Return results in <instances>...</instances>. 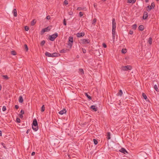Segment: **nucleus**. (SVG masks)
<instances>
[{
  "instance_id": "1",
  "label": "nucleus",
  "mask_w": 159,
  "mask_h": 159,
  "mask_svg": "<svg viewBox=\"0 0 159 159\" xmlns=\"http://www.w3.org/2000/svg\"><path fill=\"white\" fill-rule=\"evenodd\" d=\"M90 40L89 39H80V44H86L89 43H90Z\"/></svg>"
},
{
  "instance_id": "2",
  "label": "nucleus",
  "mask_w": 159,
  "mask_h": 159,
  "mask_svg": "<svg viewBox=\"0 0 159 159\" xmlns=\"http://www.w3.org/2000/svg\"><path fill=\"white\" fill-rule=\"evenodd\" d=\"M73 43V38L72 37L70 36L69 38V41L68 43V46H70V48H71Z\"/></svg>"
},
{
  "instance_id": "3",
  "label": "nucleus",
  "mask_w": 159,
  "mask_h": 159,
  "mask_svg": "<svg viewBox=\"0 0 159 159\" xmlns=\"http://www.w3.org/2000/svg\"><path fill=\"white\" fill-rule=\"evenodd\" d=\"M132 67L130 66H122L121 67V70L123 71H127L131 70Z\"/></svg>"
},
{
  "instance_id": "4",
  "label": "nucleus",
  "mask_w": 159,
  "mask_h": 159,
  "mask_svg": "<svg viewBox=\"0 0 159 159\" xmlns=\"http://www.w3.org/2000/svg\"><path fill=\"white\" fill-rule=\"evenodd\" d=\"M58 36V34L57 33L53 34L52 35L49 36V39L51 41H53Z\"/></svg>"
},
{
  "instance_id": "5",
  "label": "nucleus",
  "mask_w": 159,
  "mask_h": 159,
  "mask_svg": "<svg viewBox=\"0 0 159 159\" xmlns=\"http://www.w3.org/2000/svg\"><path fill=\"white\" fill-rule=\"evenodd\" d=\"M51 29V27L49 26H48L45 28L43 29L41 31V34H43L44 32L50 31Z\"/></svg>"
},
{
  "instance_id": "6",
  "label": "nucleus",
  "mask_w": 159,
  "mask_h": 159,
  "mask_svg": "<svg viewBox=\"0 0 159 159\" xmlns=\"http://www.w3.org/2000/svg\"><path fill=\"white\" fill-rule=\"evenodd\" d=\"M116 23L115 18L112 19V29H116Z\"/></svg>"
},
{
  "instance_id": "7",
  "label": "nucleus",
  "mask_w": 159,
  "mask_h": 159,
  "mask_svg": "<svg viewBox=\"0 0 159 159\" xmlns=\"http://www.w3.org/2000/svg\"><path fill=\"white\" fill-rule=\"evenodd\" d=\"M85 35L84 32H81L77 33L76 34L77 37L78 38H80L81 37H83Z\"/></svg>"
},
{
  "instance_id": "8",
  "label": "nucleus",
  "mask_w": 159,
  "mask_h": 159,
  "mask_svg": "<svg viewBox=\"0 0 159 159\" xmlns=\"http://www.w3.org/2000/svg\"><path fill=\"white\" fill-rule=\"evenodd\" d=\"M121 152L125 154H126L128 153V152L124 148H122L120 151Z\"/></svg>"
},
{
  "instance_id": "9",
  "label": "nucleus",
  "mask_w": 159,
  "mask_h": 159,
  "mask_svg": "<svg viewBox=\"0 0 159 159\" xmlns=\"http://www.w3.org/2000/svg\"><path fill=\"white\" fill-rule=\"evenodd\" d=\"M90 108L95 111H97V107L95 105H92L90 107Z\"/></svg>"
},
{
  "instance_id": "10",
  "label": "nucleus",
  "mask_w": 159,
  "mask_h": 159,
  "mask_svg": "<svg viewBox=\"0 0 159 159\" xmlns=\"http://www.w3.org/2000/svg\"><path fill=\"white\" fill-rule=\"evenodd\" d=\"M69 50L66 48V49H63L61 50H60V52L61 53H64L66 52H68L69 51Z\"/></svg>"
},
{
  "instance_id": "11",
  "label": "nucleus",
  "mask_w": 159,
  "mask_h": 159,
  "mask_svg": "<svg viewBox=\"0 0 159 159\" xmlns=\"http://www.w3.org/2000/svg\"><path fill=\"white\" fill-rule=\"evenodd\" d=\"M148 17V13L144 11L143 13V18L144 19H146Z\"/></svg>"
},
{
  "instance_id": "12",
  "label": "nucleus",
  "mask_w": 159,
  "mask_h": 159,
  "mask_svg": "<svg viewBox=\"0 0 159 159\" xmlns=\"http://www.w3.org/2000/svg\"><path fill=\"white\" fill-rule=\"evenodd\" d=\"M66 109H64L63 110H61L59 112V113L60 115H62L64 113H66Z\"/></svg>"
},
{
  "instance_id": "13",
  "label": "nucleus",
  "mask_w": 159,
  "mask_h": 159,
  "mask_svg": "<svg viewBox=\"0 0 159 159\" xmlns=\"http://www.w3.org/2000/svg\"><path fill=\"white\" fill-rule=\"evenodd\" d=\"M32 125L34 126H38V122L36 119H34V120L32 124Z\"/></svg>"
},
{
  "instance_id": "14",
  "label": "nucleus",
  "mask_w": 159,
  "mask_h": 159,
  "mask_svg": "<svg viewBox=\"0 0 159 159\" xmlns=\"http://www.w3.org/2000/svg\"><path fill=\"white\" fill-rule=\"evenodd\" d=\"M77 10L79 11H81V10H84V11H86V7H78L77 8Z\"/></svg>"
},
{
  "instance_id": "15",
  "label": "nucleus",
  "mask_w": 159,
  "mask_h": 159,
  "mask_svg": "<svg viewBox=\"0 0 159 159\" xmlns=\"http://www.w3.org/2000/svg\"><path fill=\"white\" fill-rule=\"evenodd\" d=\"M32 128L34 130V131H37L39 129L38 126H34L33 125L32 126Z\"/></svg>"
},
{
  "instance_id": "16",
  "label": "nucleus",
  "mask_w": 159,
  "mask_h": 159,
  "mask_svg": "<svg viewBox=\"0 0 159 159\" xmlns=\"http://www.w3.org/2000/svg\"><path fill=\"white\" fill-rule=\"evenodd\" d=\"M12 13L13 14L14 16H17V11L16 9H13Z\"/></svg>"
},
{
  "instance_id": "17",
  "label": "nucleus",
  "mask_w": 159,
  "mask_h": 159,
  "mask_svg": "<svg viewBox=\"0 0 159 159\" xmlns=\"http://www.w3.org/2000/svg\"><path fill=\"white\" fill-rule=\"evenodd\" d=\"M139 29L141 31L143 30L144 29V26L142 25H140L139 27Z\"/></svg>"
},
{
  "instance_id": "18",
  "label": "nucleus",
  "mask_w": 159,
  "mask_h": 159,
  "mask_svg": "<svg viewBox=\"0 0 159 159\" xmlns=\"http://www.w3.org/2000/svg\"><path fill=\"white\" fill-rule=\"evenodd\" d=\"M59 54L57 53H54L52 54V57H54L58 56Z\"/></svg>"
},
{
  "instance_id": "19",
  "label": "nucleus",
  "mask_w": 159,
  "mask_h": 159,
  "mask_svg": "<svg viewBox=\"0 0 159 159\" xmlns=\"http://www.w3.org/2000/svg\"><path fill=\"white\" fill-rule=\"evenodd\" d=\"M45 55L48 57H52V54L48 52H46L45 53Z\"/></svg>"
},
{
  "instance_id": "20",
  "label": "nucleus",
  "mask_w": 159,
  "mask_h": 159,
  "mask_svg": "<svg viewBox=\"0 0 159 159\" xmlns=\"http://www.w3.org/2000/svg\"><path fill=\"white\" fill-rule=\"evenodd\" d=\"M19 102L20 103H22L23 102V99L22 97L21 96H20L19 97Z\"/></svg>"
},
{
  "instance_id": "21",
  "label": "nucleus",
  "mask_w": 159,
  "mask_h": 159,
  "mask_svg": "<svg viewBox=\"0 0 159 159\" xmlns=\"http://www.w3.org/2000/svg\"><path fill=\"white\" fill-rule=\"evenodd\" d=\"M148 42L150 45H151L152 43V39L151 37L149 38Z\"/></svg>"
},
{
  "instance_id": "22",
  "label": "nucleus",
  "mask_w": 159,
  "mask_h": 159,
  "mask_svg": "<svg viewBox=\"0 0 159 159\" xmlns=\"http://www.w3.org/2000/svg\"><path fill=\"white\" fill-rule=\"evenodd\" d=\"M107 139H109L111 138V134L110 132H107Z\"/></svg>"
},
{
  "instance_id": "23",
  "label": "nucleus",
  "mask_w": 159,
  "mask_h": 159,
  "mask_svg": "<svg viewBox=\"0 0 159 159\" xmlns=\"http://www.w3.org/2000/svg\"><path fill=\"white\" fill-rule=\"evenodd\" d=\"M123 94V92L121 90H120L119 92L117 93V95L118 96H121Z\"/></svg>"
},
{
  "instance_id": "24",
  "label": "nucleus",
  "mask_w": 159,
  "mask_h": 159,
  "mask_svg": "<svg viewBox=\"0 0 159 159\" xmlns=\"http://www.w3.org/2000/svg\"><path fill=\"white\" fill-rule=\"evenodd\" d=\"M36 21L35 19L33 20L31 22V25L33 26L35 25V24L36 23Z\"/></svg>"
},
{
  "instance_id": "25",
  "label": "nucleus",
  "mask_w": 159,
  "mask_h": 159,
  "mask_svg": "<svg viewBox=\"0 0 159 159\" xmlns=\"http://www.w3.org/2000/svg\"><path fill=\"white\" fill-rule=\"evenodd\" d=\"M85 95L90 100H91L92 99V98L91 96H89L88 93H85Z\"/></svg>"
},
{
  "instance_id": "26",
  "label": "nucleus",
  "mask_w": 159,
  "mask_h": 159,
  "mask_svg": "<svg viewBox=\"0 0 159 159\" xmlns=\"http://www.w3.org/2000/svg\"><path fill=\"white\" fill-rule=\"evenodd\" d=\"M11 54L13 55H16V53L14 50L12 51L11 52Z\"/></svg>"
},
{
  "instance_id": "27",
  "label": "nucleus",
  "mask_w": 159,
  "mask_h": 159,
  "mask_svg": "<svg viewBox=\"0 0 159 159\" xmlns=\"http://www.w3.org/2000/svg\"><path fill=\"white\" fill-rule=\"evenodd\" d=\"M96 21H97L96 19V18L94 19L92 23V24L93 25H95V23L96 22Z\"/></svg>"
},
{
  "instance_id": "28",
  "label": "nucleus",
  "mask_w": 159,
  "mask_h": 159,
  "mask_svg": "<svg viewBox=\"0 0 159 159\" xmlns=\"http://www.w3.org/2000/svg\"><path fill=\"white\" fill-rule=\"evenodd\" d=\"M154 88L157 91H159L158 89V87H157V86L156 84H155L154 86Z\"/></svg>"
},
{
  "instance_id": "29",
  "label": "nucleus",
  "mask_w": 159,
  "mask_h": 159,
  "mask_svg": "<svg viewBox=\"0 0 159 159\" xmlns=\"http://www.w3.org/2000/svg\"><path fill=\"white\" fill-rule=\"evenodd\" d=\"M79 72L81 74H84V71L82 69H79Z\"/></svg>"
},
{
  "instance_id": "30",
  "label": "nucleus",
  "mask_w": 159,
  "mask_h": 159,
  "mask_svg": "<svg viewBox=\"0 0 159 159\" xmlns=\"http://www.w3.org/2000/svg\"><path fill=\"white\" fill-rule=\"evenodd\" d=\"M45 109V107L44 105H43L41 107V111L42 112H43L44 111Z\"/></svg>"
},
{
  "instance_id": "31",
  "label": "nucleus",
  "mask_w": 159,
  "mask_h": 159,
  "mask_svg": "<svg viewBox=\"0 0 159 159\" xmlns=\"http://www.w3.org/2000/svg\"><path fill=\"white\" fill-rule=\"evenodd\" d=\"M132 29L134 30H135L137 28V25L134 24L132 26Z\"/></svg>"
},
{
  "instance_id": "32",
  "label": "nucleus",
  "mask_w": 159,
  "mask_h": 159,
  "mask_svg": "<svg viewBox=\"0 0 159 159\" xmlns=\"http://www.w3.org/2000/svg\"><path fill=\"white\" fill-rule=\"evenodd\" d=\"M24 47L25 48V49L26 50V51H27L28 50V48L27 45L26 44H25L24 45Z\"/></svg>"
},
{
  "instance_id": "33",
  "label": "nucleus",
  "mask_w": 159,
  "mask_h": 159,
  "mask_svg": "<svg viewBox=\"0 0 159 159\" xmlns=\"http://www.w3.org/2000/svg\"><path fill=\"white\" fill-rule=\"evenodd\" d=\"M147 7L148 8V9L147 10V11H150L151 10V9L152 8V7H151V6H149V5L148 6H147Z\"/></svg>"
},
{
  "instance_id": "34",
  "label": "nucleus",
  "mask_w": 159,
  "mask_h": 159,
  "mask_svg": "<svg viewBox=\"0 0 159 159\" xmlns=\"http://www.w3.org/2000/svg\"><path fill=\"white\" fill-rule=\"evenodd\" d=\"M116 29H112V34H116Z\"/></svg>"
},
{
  "instance_id": "35",
  "label": "nucleus",
  "mask_w": 159,
  "mask_h": 159,
  "mask_svg": "<svg viewBox=\"0 0 159 159\" xmlns=\"http://www.w3.org/2000/svg\"><path fill=\"white\" fill-rule=\"evenodd\" d=\"M127 52V50L126 49H123L122 50V52L123 53H125Z\"/></svg>"
},
{
  "instance_id": "36",
  "label": "nucleus",
  "mask_w": 159,
  "mask_h": 159,
  "mask_svg": "<svg viewBox=\"0 0 159 159\" xmlns=\"http://www.w3.org/2000/svg\"><path fill=\"white\" fill-rule=\"evenodd\" d=\"M142 95H143V96L144 98V99H147V96L144 93H142Z\"/></svg>"
},
{
  "instance_id": "37",
  "label": "nucleus",
  "mask_w": 159,
  "mask_h": 159,
  "mask_svg": "<svg viewBox=\"0 0 159 159\" xmlns=\"http://www.w3.org/2000/svg\"><path fill=\"white\" fill-rule=\"evenodd\" d=\"M93 141L94 144L95 145H96V144H98V141L95 139H93Z\"/></svg>"
},
{
  "instance_id": "38",
  "label": "nucleus",
  "mask_w": 159,
  "mask_h": 159,
  "mask_svg": "<svg viewBox=\"0 0 159 159\" xmlns=\"http://www.w3.org/2000/svg\"><path fill=\"white\" fill-rule=\"evenodd\" d=\"M2 76L4 78L5 80H7L8 79V77L7 75H2Z\"/></svg>"
},
{
  "instance_id": "39",
  "label": "nucleus",
  "mask_w": 159,
  "mask_h": 159,
  "mask_svg": "<svg viewBox=\"0 0 159 159\" xmlns=\"http://www.w3.org/2000/svg\"><path fill=\"white\" fill-rule=\"evenodd\" d=\"M45 43V42L44 40H43L41 43L40 44L42 46H43L44 45Z\"/></svg>"
},
{
  "instance_id": "40",
  "label": "nucleus",
  "mask_w": 159,
  "mask_h": 159,
  "mask_svg": "<svg viewBox=\"0 0 159 159\" xmlns=\"http://www.w3.org/2000/svg\"><path fill=\"white\" fill-rule=\"evenodd\" d=\"M151 6V7L152 8H154V7L155 4L154 2H153L152 3Z\"/></svg>"
},
{
  "instance_id": "41",
  "label": "nucleus",
  "mask_w": 159,
  "mask_h": 159,
  "mask_svg": "<svg viewBox=\"0 0 159 159\" xmlns=\"http://www.w3.org/2000/svg\"><path fill=\"white\" fill-rule=\"evenodd\" d=\"M83 15V12H79V16L80 17H82Z\"/></svg>"
},
{
  "instance_id": "42",
  "label": "nucleus",
  "mask_w": 159,
  "mask_h": 159,
  "mask_svg": "<svg viewBox=\"0 0 159 159\" xmlns=\"http://www.w3.org/2000/svg\"><path fill=\"white\" fill-rule=\"evenodd\" d=\"M6 110V108L5 106H4L2 107V110L3 111H5Z\"/></svg>"
},
{
  "instance_id": "43",
  "label": "nucleus",
  "mask_w": 159,
  "mask_h": 159,
  "mask_svg": "<svg viewBox=\"0 0 159 159\" xmlns=\"http://www.w3.org/2000/svg\"><path fill=\"white\" fill-rule=\"evenodd\" d=\"M63 24L65 25H66V19H64L63 20Z\"/></svg>"
},
{
  "instance_id": "44",
  "label": "nucleus",
  "mask_w": 159,
  "mask_h": 159,
  "mask_svg": "<svg viewBox=\"0 0 159 159\" xmlns=\"http://www.w3.org/2000/svg\"><path fill=\"white\" fill-rule=\"evenodd\" d=\"M25 29L26 31H27L29 30V28L28 26H26L25 27Z\"/></svg>"
},
{
  "instance_id": "45",
  "label": "nucleus",
  "mask_w": 159,
  "mask_h": 159,
  "mask_svg": "<svg viewBox=\"0 0 159 159\" xmlns=\"http://www.w3.org/2000/svg\"><path fill=\"white\" fill-rule=\"evenodd\" d=\"M82 51L83 53H85L86 52V50L85 49H84L83 48H82Z\"/></svg>"
},
{
  "instance_id": "46",
  "label": "nucleus",
  "mask_w": 159,
  "mask_h": 159,
  "mask_svg": "<svg viewBox=\"0 0 159 159\" xmlns=\"http://www.w3.org/2000/svg\"><path fill=\"white\" fill-rule=\"evenodd\" d=\"M24 111L23 110H21L20 111V113L21 114H24Z\"/></svg>"
},
{
  "instance_id": "47",
  "label": "nucleus",
  "mask_w": 159,
  "mask_h": 159,
  "mask_svg": "<svg viewBox=\"0 0 159 159\" xmlns=\"http://www.w3.org/2000/svg\"><path fill=\"white\" fill-rule=\"evenodd\" d=\"M64 3L65 5H67L68 3V1L66 0H65Z\"/></svg>"
},
{
  "instance_id": "48",
  "label": "nucleus",
  "mask_w": 159,
  "mask_h": 159,
  "mask_svg": "<svg viewBox=\"0 0 159 159\" xmlns=\"http://www.w3.org/2000/svg\"><path fill=\"white\" fill-rule=\"evenodd\" d=\"M16 121H17V122L18 123H20V119H19V118H17L16 119Z\"/></svg>"
},
{
  "instance_id": "49",
  "label": "nucleus",
  "mask_w": 159,
  "mask_h": 159,
  "mask_svg": "<svg viewBox=\"0 0 159 159\" xmlns=\"http://www.w3.org/2000/svg\"><path fill=\"white\" fill-rule=\"evenodd\" d=\"M102 46H103V47L104 48H106L107 47V45L105 43H103L102 44Z\"/></svg>"
},
{
  "instance_id": "50",
  "label": "nucleus",
  "mask_w": 159,
  "mask_h": 159,
  "mask_svg": "<svg viewBox=\"0 0 159 159\" xmlns=\"http://www.w3.org/2000/svg\"><path fill=\"white\" fill-rule=\"evenodd\" d=\"M50 18V16H48L47 17H46V19H47V20H49Z\"/></svg>"
},
{
  "instance_id": "51",
  "label": "nucleus",
  "mask_w": 159,
  "mask_h": 159,
  "mask_svg": "<svg viewBox=\"0 0 159 159\" xmlns=\"http://www.w3.org/2000/svg\"><path fill=\"white\" fill-rule=\"evenodd\" d=\"M19 117L20 118H22L23 117V114H20L19 115Z\"/></svg>"
},
{
  "instance_id": "52",
  "label": "nucleus",
  "mask_w": 159,
  "mask_h": 159,
  "mask_svg": "<svg viewBox=\"0 0 159 159\" xmlns=\"http://www.w3.org/2000/svg\"><path fill=\"white\" fill-rule=\"evenodd\" d=\"M116 34H112V38L113 40L115 39Z\"/></svg>"
},
{
  "instance_id": "53",
  "label": "nucleus",
  "mask_w": 159,
  "mask_h": 159,
  "mask_svg": "<svg viewBox=\"0 0 159 159\" xmlns=\"http://www.w3.org/2000/svg\"><path fill=\"white\" fill-rule=\"evenodd\" d=\"M15 107V108L16 109H18L19 107V106L17 105H16Z\"/></svg>"
},
{
  "instance_id": "54",
  "label": "nucleus",
  "mask_w": 159,
  "mask_h": 159,
  "mask_svg": "<svg viewBox=\"0 0 159 159\" xmlns=\"http://www.w3.org/2000/svg\"><path fill=\"white\" fill-rule=\"evenodd\" d=\"M133 33V31L132 30H130L129 31V34H132Z\"/></svg>"
},
{
  "instance_id": "55",
  "label": "nucleus",
  "mask_w": 159,
  "mask_h": 159,
  "mask_svg": "<svg viewBox=\"0 0 159 159\" xmlns=\"http://www.w3.org/2000/svg\"><path fill=\"white\" fill-rule=\"evenodd\" d=\"M127 3H132V0H128Z\"/></svg>"
},
{
  "instance_id": "56",
  "label": "nucleus",
  "mask_w": 159,
  "mask_h": 159,
  "mask_svg": "<svg viewBox=\"0 0 159 159\" xmlns=\"http://www.w3.org/2000/svg\"><path fill=\"white\" fill-rule=\"evenodd\" d=\"M136 1V0H132V3L133 4Z\"/></svg>"
},
{
  "instance_id": "57",
  "label": "nucleus",
  "mask_w": 159,
  "mask_h": 159,
  "mask_svg": "<svg viewBox=\"0 0 159 159\" xmlns=\"http://www.w3.org/2000/svg\"><path fill=\"white\" fill-rule=\"evenodd\" d=\"M35 154V152H33L32 153L31 155L32 156H34Z\"/></svg>"
},
{
  "instance_id": "58",
  "label": "nucleus",
  "mask_w": 159,
  "mask_h": 159,
  "mask_svg": "<svg viewBox=\"0 0 159 159\" xmlns=\"http://www.w3.org/2000/svg\"><path fill=\"white\" fill-rule=\"evenodd\" d=\"M93 6H94V7H96L97 6V4L96 3H94L93 4Z\"/></svg>"
},
{
  "instance_id": "59",
  "label": "nucleus",
  "mask_w": 159,
  "mask_h": 159,
  "mask_svg": "<svg viewBox=\"0 0 159 159\" xmlns=\"http://www.w3.org/2000/svg\"><path fill=\"white\" fill-rule=\"evenodd\" d=\"M30 130L29 129H28L26 132L27 134H28L30 132Z\"/></svg>"
},
{
  "instance_id": "60",
  "label": "nucleus",
  "mask_w": 159,
  "mask_h": 159,
  "mask_svg": "<svg viewBox=\"0 0 159 159\" xmlns=\"http://www.w3.org/2000/svg\"><path fill=\"white\" fill-rule=\"evenodd\" d=\"M73 12H70L69 13V14L70 15H72L73 14Z\"/></svg>"
},
{
  "instance_id": "61",
  "label": "nucleus",
  "mask_w": 159,
  "mask_h": 159,
  "mask_svg": "<svg viewBox=\"0 0 159 159\" xmlns=\"http://www.w3.org/2000/svg\"><path fill=\"white\" fill-rule=\"evenodd\" d=\"M2 136V132L0 130V136Z\"/></svg>"
},
{
  "instance_id": "62",
  "label": "nucleus",
  "mask_w": 159,
  "mask_h": 159,
  "mask_svg": "<svg viewBox=\"0 0 159 159\" xmlns=\"http://www.w3.org/2000/svg\"><path fill=\"white\" fill-rule=\"evenodd\" d=\"M149 0H145V1L146 2H148Z\"/></svg>"
},
{
  "instance_id": "63",
  "label": "nucleus",
  "mask_w": 159,
  "mask_h": 159,
  "mask_svg": "<svg viewBox=\"0 0 159 159\" xmlns=\"http://www.w3.org/2000/svg\"><path fill=\"white\" fill-rule=\"evenodd\" d=\"M2 89V86L1 85H0V91Z\"/></svg>"
},
{
  "instance_id": "64",
  "label": "nucleus",
  "mask_w": 159,
  "mask_h": 159,
  "mask_svg": "<svg viewBox=\"0 0 159 159\" xmlns=\"http://www.w3.org/2000/svg\"><path fill=\"white\" fill-rule=\"evenodd\" d=\"M159 0H156L157 1H158Z\"/></svg>"
}]
</instances>
